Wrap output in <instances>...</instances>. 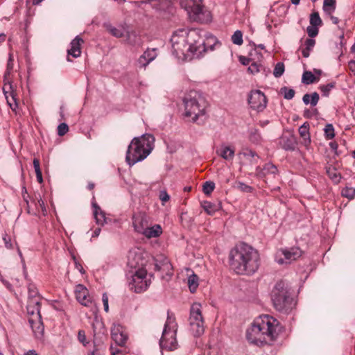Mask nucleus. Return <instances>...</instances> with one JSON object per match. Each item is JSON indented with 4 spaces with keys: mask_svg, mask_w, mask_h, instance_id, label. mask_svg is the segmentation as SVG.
I'll use <instances>...</instances> for the list:
<instances>
[{
    "mask_svg": "<svg viewBox=\"0 0 355 355\" xmlns=\"http://www.w3.org/2000/svg\"><path fill=\"white\" fill-rule=\"evenodd\" d=\"M207 40L212 42L208 46L203 38L196 30L187 31L182 28L176 31L171 38L173 54L179 60H191L193 58H200L209 49L212 51L217 40L214 36L207 37Z\"/></svg>",
    "mask_w": 355,
    "mask_h": 355,
    "instance_id": "obj_1",
    "label": "nucleus"
},
{
    "mask_svg": "<svg viewBox=\"0 0 355 355\" xmlns=\"http://www.w3.org/2000/svg\"><path fill=\"white\" fill-rule=\"evenodd\" d=\"M281 330L279 321L268 315L256 318L246 330V338L249 343L261 346L271 345L277 338Z\"/></svg>",
    "mask_w": 355,
    "mask_h": 355,
    "instance_id": "obj_2",
    "label": "nucleus"
},
{
    "mask_svg": "<svg viewBox=\"0 0 355 355\" xmlns=\"http://www.w3.org/2000/svg\"><path fill=\"white\" fill-rule=\"evenodd\" d=\"M259 254L257 250L245 243H240L229 254L230 268L238 275H252L259 267Z\"/></svg>",
    "mask_w": 355,
    "mask_h": 355,
    "instance_id": "obj_3",
    "label": "nucleus"
},
{
    "mask_svg": "<svg viewBox=\"0 0 355 355\" xmlns=\"http://www.w3.org/2000/svg\"><path fill=\"white\" fill-rule=\"evenodd\" d=\"M155 137L150 134H144L135 137L128 146L125 160L129 166L144 160L153 148Z\"/></svg>",
    "mask_w": 355,
    "mask_h": 355,
    "instance_id": "obj_4",
    "label": "nucleus"
},
{
    "mask_svg": "<svg viewBox=\"0 0 355 355\" xmlns=\"http://www.w3.org/2000/svg\"><path fill=\"white\" fill-rule=\"evenodd\" d=\"M185 116L196 122L198 119L205 115L207 103L202 94L198 91H190L184 98Z\"/></svg>",
    "mask_w": 355,
    "mask_h": 355,
    "instance_id": "obj_5",
    "label": "nucleus"
},
{
    "mask_svg": "<svg viewBox=\"0 0 355 355\" xmlns=\"http://www.w3.org/2000/svg\"><path fill=\"white\" fill-rule=\"evenodd\" d=\"M271 299L276 310L287 313L292 309L293 300L291 296L290 288L284 281H279L274 286Z\"/></svg>",
    "mask_w": 355,
    "mask_h": 355,
    "instance_id": "obj_6",
    "label": "nucleus"
},
{
    "mask_svg": "<svg viewBox=\"0 0 355 355\" xmlns=\"http://www.w3.org/2000/svg\"><path fill=\"white\" fill-rule=\"evenodd\" d=\"M178 324L173 314L167 313V320L164 324L162 335L159 340V345L162 349L173 351L178 348V343L176 339Z\"/></svg>",
    "mask_w": 355,
    "mask_h": 355,
    "instance_id": "obj_7",
    "label": "nucleus"
},
{
    "mask_svg": "<svg viewBox=\"0 0 355 355\" xmlns=\"http://www.w3.org/2000/svg\"><path fill=\"white\" fill-rule=\"evenodd\" d=\"M182 7L187 11L189 17L193 21L207 23L211 20V12L202 6L200 0H184Z\"/></svg>",
    "mask_w": 355,
    "mask_h": 355,
    "instance_id": "obj_8",
    "label": "nucleus"
},
{
    "mask_svg": "<svg viewBox=\"0 0 355 355\" xmlns=\"http://www.w3.org/2000/svg\"><path fill=\"white\" fill-rule=\"evenodd\" d=\"M189 327L191 334L195 337L201 336L205 329V320L202 313V306L200 303L192 304L189 317Z\"/></svg>",
    "mask_w": 355,
    "mask_h": 355,
    "instance_id": "obj_9",
    "label": "nucleus"
},
{
    "mask_svg": "<svg viewBox=\"0 0 355 355\" xmlns=\"http://www.w3.org/2000/svg\"><path fill=\"white\" fill-rule=\"evenodd\" d=\"M132 273L131 279L129 282L130 289L137 293L145 291L150 284V280L147 278V270L140 269L132 271Z\"/></svg>",
    "mask_w": 355,
    "mask_h": 355,
    "instance_id": "obj_10",
    "label": "nucleus"
},
{
    "mask_svg": "<svg viewBox=\"0 0 355 355\" xmlns=\"http://www.w3.org/2000/svg\"><path fill=\"white\" fill-rule=\"evenodd\" d=\"M148 256L141 248H134L129 251L128 254V266L135 270L145 269L148 263Z\"/></svg>",
    "mask_w": 355,
    "mask_h": 355,
    "instance_id": "obj_11",
    "label": "nucleus"
},
{
    "mask_svg": "<svg viewBox=\"0 0 355 355\" xmlns=\"http://www.w3.org/2000/svg\"><path fill=\"white\" fill-rule=\"evenodd\" d=\"M248 102L250 108L257 112H263L268 103L266 96L263 92L259 89L252 90L249 93Z\"/></svg>",
    "mask_w": 355,
    "mask_h": 355,
    "instance_id": "obj_12",
    "label": "nucleus"
},
{
    "mask_svg": "<svg viewBox=\"0 0 355 355\" xmlns=\"http://www.w3.org/2000/svg\"><path fill=\"white\" fill-rule=\"evenodd\" d=\"M76 298L83 306H91L93 304L92 297L89 295L87 288L83 284H78L75 287Z\"/></svg>",
    "mask_w": 355,
    "mask_h": 355,
    "instance_id": "obj_13",
    "label": "nucleus"
},
{
    "mask_svg": "<svg viewBox=\"0 0 355 355\" xmlns=\"http://www.w3.org/2000/svg\"><path fill=\"white\" fill-rule=\"evenodd\" d=\"M157 56V49H147L146 51L138 58L137 65L140 69H145L149 63L153 61Z\"/></svg>",
    "mask_w": 355,
    "mask_h": 355,
    "instance_id": "obj_14",
    "label": "nucleus"
},
{
    "mask_svg": "<svg viewBox=\"0 0 355 355\" xmlns=\"http://www.w3.org/2000/svg\"><path fill=\"white\" fill-rule=\"evenodd\" d=\"M112 338L118 345L123 346L128 340V335L121 324H114L111 330Z\"/></svg>",
    "mask_w": 355,
    "mask_h": 355,
    "instance_id": "obj_15",
    "label": "nucleus"
},
{
    "mask_svg": "<svg viewBox=\"0 0 355 355\" xmlns=\"http://www.w3.org/2000/svg\"><path fill=\"white\" fill-rule=\"evenodd\" d=\"M132 224L135 230L138 233L142 234L149 225L148 217L141 213L135 214L132 216Z\"/></svg>",
    "mask_w": 355,
    "mask_h": 355,
    "instance_id": "obj_16",
    "label": "nucleus"
},
{
    "mask_svg": "<svg viewBox=\"0 0 355 355\" xmlns=\"http://www.w3.org/2000/svg\"><path fill=\"white\" fill-rule=\"evenodd\" d=\"M302 250L297 247H293L288 250H282V254L284 255V259H279L277 260L279 263H288L292 261L296 260L302 255Z\"/></svg>",
    "mask_w": 355,
    "mask_h": 355,
    "instance_id": "obj_17",
    "label": "nucleus"
},
{
    "mask_svg": "<svg viewBox=\"0 0 355 355\" xmlns=\"http://www.w3.org/2000/svg\"><path fill=\"white\" fill-rule=\"evenodd\" d=\"M8 104L13 111H16L18 107L15 91L11 84H5L3 88Z\"/></svg>",
    "mask_w": 355,
    "mask_h": 355,
    "instance_id": "obj_18",
    "label": "nucleus"
},
{
    "mask_svg": "<svg viewBox=\"0 0 355 355\" xmlns=\"http://www.w3.org/2000/svg\"><path fill=\"white\" fill-rule=\"evenodd\" d=\"M28 322L31 324L35 337L37 339L42 338L44 331V327L42 322V317H37V318H29Z\"/></svg>",
    "mask_w": 355,
    "mask_h": 355,
    "instance_id": "obj_19",
    "label": "nucleus"
},
{
    "mask_svg": "<svg viewBox=\"0 0 355 355\" xmlns=\"http://www.w3.org/2000/svg\"><path fill=\"white\" fill-rule=\"evenodd\" d=\"M92 205L93 207V214L96 224L101 226H103L105 223H107V218L105 217V213L101 209V207L96 202L94 197H93Z\"/></svg>",
    "mask_w": 355,
    "mask_h": 355,
    "instance_id": "obj_20",
    "label": "nucleus"
},
{
    "mask_svg": "<svg viewBox=\"0 0 355 355\" xmlns=\"http://www.w3.org/2000/svg\"><path fill=\"white\" fill-rule=\"evenodd\" d=\"M83 43V40L80 36H76L70 43V49L67 50L68 55L76 58L81 55L80 46Z\"/></svg>",
    "mask_w": 355,
    "mask_h": 355,
    "instance_id": "obj_21",
    "label": "nucleus"
},
{
    "mask_svg": "<svg viewBox=\"0 0 355 355\" xmlns=\"http://www.w3.org/2000/svg\"><path fill=\"white\" fill-rule=\"evenodd\" d=\"M27 313L30 318H40V301L38 299L30 300L27 304Z\"/></svg>",
    "mask_w": 355,
    "mask_h": 355,
    "instance_id": "obj_22",
    "label": "nucleus"
},
{
    "mask_svg": "<svg viewBox=\"0 0 355 355\" xmlns=\"http://www.w3.org/2000/svg\"><path fill=\"white\" fill-rule=\"evenodd\" d=\"M255 171L259 177H265L268 174L276 175L278 173L277 166L270 162L266 164L263 168L257 166Z\"/></svg>",
    "mask_w": 355,
    "mask_h": 355,
    "instance_id": "obj_23",
    "label": "nucleus"
},
{
    "mask_svg": "<svg viewBox=\"0 0 355 355\" xmlns=\"http://www.w3.org/2000/svg\"><path fill=\"white\" fill-rule=\"evenodd\" d=\"M299 134L302 139V144L308 147L311 144V137L309 134V124L304 123L299 128Z\"/></svg>",
    "mask_w": 355,
    "mask_h": 355,
    "instance_id": "obj_24",
    "label": "nucleus"
},
{
    "mask_svg": "<svg viewBox=\"0 0 355 355\" xmlns=\"http://www.w3.org/2000/svg\"><path fill=\"white\" fill-rule=\"evenodd\" d=\"M217 153L225 160H232L234 157L235 150L234 148L222 145L220 148L217 150Z\"/></svg>",
    "mask_w": 355,
    "mask_h": 355,
    "instance_id": "obj_25",
    "label": "nucleus"
},
{
    "mask_svg": "<svg viewBox=\"0 0 355 355\" xmlns=\"http://www.w3.org/2000/svg\"><path fill=\"white\" fill-rule=\"evenodd\" d=\"M162 227L157 224L151 227L148 226L146 229L142 232V234L146 237L150 239L158 237L162 234Z\"/></svg>",
    "mask_w": 355,
    "mask_h": 355,
    "instance_id": "obj_26",
    "label": "nucleus"
},
{
    "mask_svg": "<svg viewBox=\"0 0 355 355\" xmlns=\"http://www.w3.org/2000/svg\"><path fill=\"white\" fill-rule=\"evenodd\" d=\"M202 207L209 215H213L222 208V205L220 202H211L205 201L202 204Z\"/></svg>",
    "mask_w": 355,
    "mask_h": 355,
    "instance_id": "obj_27",
    "label": "nucleus"
},
{
    "mask_svg": "<svg viewBox=\"0 0 355 355\" xmlns=\"http://www.w3.org/2000/svg\"><path fill=\"white\" fill-rule=\"evenodd\" d=\"M126 41L130 45L137 47L141 46L143 43L141 37L134 31L128 33Z\"/></svg>",
    "mask_w": 355,
    "mask_h": 355,
    "instance_id": "obj_28",
    "label": "nucleus"
},
{
    "mask_svg": "<svg viewBox=\"0 0 355 355\" xmlns=\"http://www.w3.org/2000/svg\"><path fill=\"white\" fill-rule=\"evenodd\" d=\"M336 9V0H324L323 10L327 15H331Z\"/></svg>",
    "mask_w": 355,
    "mask_h": 355,
    "instance_id": "obj_29",
    "label": "nucleus"
},
{
    "mask_svg": "<svg viewBox=\"0 0 355 355\" xmlns=\"http://www.w3.org/2000/svg\"><path fill=\"white\" fill-rule=\"evenodd\" d=\"M188 286L189 291L191 293L196 292L197 288L198 287V277L196 275L193 274L190 275L188 278Z\"/></svg>",
    "mask_w": 355,
    "mask_h": 355,
    "instance_id": "obj_30",
    "label": "nucleus"
},
{
    "mask_svg": "<svg viewBox=\"0 0 355 355\" xmlns=\"http://www.w3.org/2000/svg\"><path fill=\"white\" fill-rule=\"evenodd\" d=\"M104 26L113 36L117 38H120L123 36V31L122 29L114 27L110 24H104Z\"/></svg>",
    "mask_w": 355,
    "mask_h": 355,
    "instance_id": "obj_31",
    "label": "nucleus"
},
{
    "mask_svg": "<svg viewBox=\"0 0 355 355\" xmlns=\"http://www.w3.org/2000/svg\"><path fill=\"white\" fill-rule=\"evenodd\" d=\"M316 81V77L309 71H305L302 77V82L306 85H310Z\"/></svg>",
    "mask_w": 355,
    "mask_h": 355,
    "instance_id": "obj_32",
    "label": "nucleus"
},
{
    "mask_svg": "<svg viewBox=\"0 0 355 355\" xmlns=\"http://www.w3.org/2000/svg\"><path fill=\"white\" fill-rule=\"evenodd\" d=\"M28 300L33 299H38L40 301V297L39 295L37 289L34 284H30L28 286Z\"/></svg>",
    "mask_w": 355,
    "mask_h": 355,
    "instance_id": "obj_33",
    "label": "nucleus"
},
{
    "mask_svg": "<svg viewBox=\"0 0 355 355\" xmlns=\"http://www.w3.org/2000/svg\"><path fill=\"white\" fill-rule=\"evenodd\" d=\"M241 154L246 158H251L250 162L252 164H257V162L254 158H259V156L255 151L249 148H245L243 150Z\"/></svg>",
    "mask_w": 355,
    "mask_h": 355,
    "instance_id": "obj_34",
    "label": "nucleus"
},
{
    "mask_svg": "<svg viewBox=\"0 0 355 355\" xmlns=\"http://www.w3.org/2000/svg\"><path fill=\"white\" fill-rule=\"evenodd\" d=\"M249 139L252 143L259 144L261 140V137L259 130L256 128L251 129L250 132Z\"/></svg>",
    "mask_w": 355,
    "mask_h": 355,
    "instance_id": "obj_35",
    "label": "nucleus"
},
{
    "mask_svg": "<svg viewBox=\"0 0 355 355\" xmlns=\"http://www.w3.org/2000/svg\"><path fill=\"white\" fill-rule=\"evenodd\" d=\"M280 93L284 96L285 99L291 100L294 97L295 92L291 88L283 87L281 88Z\"/></svg>",
    "mask_w": 355,
    "mask_h": 355,
    "instance_id": "obj_36",
    "label": "nucleus"
},
{
    "mask_svg": "<svg viewBox=\"0 0 355 355\" xmlns=\"http://www.w3.org/2000/svg\"><path fill=\"white\" fill-rule=\"evenodd\" d=\"M232 42L236 45H241L243 44V33L241 31H236L232 36Z\"/></svg>",
    "mask_w": 355,
    "mask_h": 355,
    "instance_id": "obj_37",
    "label": "nucleus"
},
{
    "mask_svg": "<svg viewBox=\"0 0 355 355\" xmlns=\"http://www.w3.org/2000/svg\"><path fill=\"white\" fill-rule=\"evenodd\" d=\"M335 87V83H329L327 85H323L320 86V89L322 92V96H328L329 95L330 91Z\"/></svg>",
    "mask_w": 355,
    "mask_h": 355,
    "instance_id": "obj_38",
    "label": "nucleus"
},
{
    "mask_svg": "<svg viewBox=\"0 0 355 355\" xmlns=\"http://www.w3.org/2000/svg\"><path fill=\"white\" fill-rule=\"evenodd\" d=\"M324 135L327 139H331L334 137V128L332 124L328 123L324 128Z\"/></svg>",
    "mask_w": 355,
    "mask_h": 355,
    "instance_id": "obj_39",
    "label": "nucleus"
},
{
    "mask_svg": "<svg viewBox=\"0 0 355 355\" xmlns=\"http://www.w3.org/2000/svg\"><path fill=\"white\" fill-rule=\"evenodd\" d=\"M310 24L313 26H318L322 24V20L318 12H313L310 16Z\"/></svg>",
    "mask_w": 355,
    "mask_h": 355,
    "instance_id": "obj_40",
    "label": "nucleus"
},
{
    "mask_svg": "<svg viewBox=\"0 0 355 355\" xmlns=\"http://www.w3.org/2000/svg\"><path fill=\"white\" fill-rule=\"evenodd\" d=\"M284 72V64L282 62H277L275 67L273 71V75L276 78H279L282 76Z\"/></svg>",
    "mask_w": 355,
    "mask_h": 355,
    "instance_id": "obj_41",
    "label": "nucleus"
},
{
    "mask_svg": "<svg viewBox=\"0 0 355 355\" xmlns=\"http://www.w3.org/2000/svg\"><path fill=\"white\" fill-rule=\"evenodd\" d=\"M215 188V184L213 182L207 181L203 184L202 191L205 194H210Z\"/></svg>",
    "mask_w": 355,
    "mask_h": 355,
    "instance_id": "obj_42",
    "label": "nucleus"
},
{
    "mask_svg": "<svg viewBox=\"0 0 355 355\" xmlns=\"http://www.w3.org/2000/svg\"><path fill=\"white\" fill-rule=\"evenodd\" d=\"M342 196L349 199H353L355 196V189L345 187L342 190Z\"/></svg>",
    "mask_w": 355,
    "mask_h": 355,
    "instance_id": "obj_43",
    "label": "nucleus"
},
{
    "mask_svg": "<svg viewBox=\"0 0 355 355\" xmlns=\"http://www.w3.org/2000/svg\"><path fill=\"white\" fill-rule=\"evenodd\" d=\"M327 173L329 178L334 182H337L340 180V175L337 173L334 168L329 167L327 168Z\"/></svg>",
    "mask_w": 355,
    "mask_h": 355,
    "instance_id": "obj_44",
    "label": "nucleus"
},
{
    "mask_svg": "<svg viewBox=\"0 0 355 355\" xmlns=\"http://www.w3.org/2000/svg\"><path fill=\"white\" fill-rule=\"evenodd\" d=\"M261 67L262 66L260 64L254 61L250 64L248 70L250 73L254 74L259 72Z\"/></svg>",
    "mask_w": 355,
    "mask_h": 355,
    "instance_id": "obj_45",
    "label": "nucleus"
},
{
    "mask_svg": "<svg viewBox=\"0 0 355 355\" xmlns=\"http://www.w3.org/2000/svg\"><path fill=\"white\" fill-rule=\"evenodd\" d=\"M69 131V127L67 123H62L58 126V135L64 136Z\"/></svg>",
    "mask_w": 355,
    "mask_h": 355,
    "instance_id": "obj_46",
    "label": "nucleus"
},
{
    "mask_svg": "<svg viewBox=\"0 0 355 355\" xmlns=\"http://www.w3.org/2000/svg\"><path fill=\"white\" fill-rule=\"evenodd\" d=\"M307 33L309 37H315L318 34V26H309L306 28Z\"/></svg>",
    "mask_w": 355,
    "mask_h": 355,
    "instance_id": "obj_47",
    "label": "nucleus"
},
{
    "mask_svg": "<svg viewBox=\"0 0 355 355\" xmlns=\"http://www.w3.org/2000/svg\"><path fill=\"white\" fill-rule=\"evenodd\" d=\"M238 189L241 190V191L245 192V193H251L253 191V188L245 183L243 182H239L238 184Z\"/></svg>",
    "mask_w": 355,
    "mask_h": 355,
    "instance_id": "obj_48",
    "label": "nucleus"
},
{
    "mask_svg": "<svg viewBox=\"0 0 355 355\" xmlns=\"http://www.w3.org/2000/svg\"><path fill=\"white\" fill-rule=\"evenodd\" d=\"M78 339L84 346L88 343L86 340L85 333L83 330H79L78 333Z\"/></svg>",
    "mask_w": 355,
    "mask_h": 355,
    "instance_id": "obj_49",
    "label": "nucleus"
},
{
    "mask_svg": "<svg viewBox=\"0 0 355 355\" xmlns=\"http://www.w3.org/2000/svg\"><path fill=\"white\" fill-rule=\"evenodd\" d=\"M102 301H103V304L104 311L107 313L109 311V305H108V296L106 293H103Z\"/></svg>",
    "mask_w": 355,
    "mask_h": 355,
    "instance_id": "obj_50",
    "label": "nucleus"
},
{
    "mask_svg": "<svg viewBox=\"0 0 355 355\" xmlns=\"http://www.w3.org/2000/svg\"><path fill=\"white\" fill-rule=\"evenodd\" d=\"M315 44V40H313L312 38L306 39L305 41V43H304L305 48L311 51L312 50V49L313 48Z\"/></svg>",
    "mask_w": 355,
    "mask_h": 355,
    "instance_id": "obj_51",
    "label": "nucleus"
},
{
    "mask_svg": "<svg viewBox=\"0 0 355 355\" xmlns=\"http://www.w3.org/2000/svg\"><path fill=\"white\" fill-rule=\"evenodd\" d=\"M159 197L163 203L168 201L170 199V196L166 191H161Z\"/></svg>",
    "mask_w": 355,
    "mask_h": 355,
    "instance_id": "obj_52",
    "label": "nucleus"
},
{
    "mask_svg": "<svg viewBox=\"0 0 355 355\" xmlns=\"http://www.w3.org/2000/svg\"><path fill=\"white\" fill-rule=\"evenodd\" d=\"M311 95V105L315 106L319 101V94L317 92H313Z\"/></svg>",
    "mask_w": 355,
    "mask_h": 355,
    "instance_id": "obj_53",
    "label": "nucleus"
},
{
    "mask_svg": "<svg viewBox=\"0 0 355 355\" xmlns=\"http://www.w3.org/2000/svg\"><path fill=\"white\" fill-rule=\"evenodd\" d=\"M33 166L35 172L41 171L40 166V161L38 159L35 158L33 159Z\"/></svg>",
    "mask_w": 355,
    "mask_h": 355,
    "instance_id": "obj_54",
    "label": "nucleus"
},
{
    "mask_svg": "<svg viewBox=\"0 0 355 355\" xmlns=\"http://www.w3.org/2000/svg\"><path fill=\"white\" fill-rule=\"evenodd\" d=\"M40 198L37 199V203H38V205L40 206V207L42 209V211L43 212H46V207H45V205H44V202L43 201V200L42 199V198L40 197V196H39Z\"/></svg>",
    "mask_w": 355,
    "mask_h": 355,
    "instance_id": "obj_55",
    "label": "nucleus"
},
{
    "mask_svg": "<svg viewBox=\"0 0 355 355\" xmlns=\"http://www.w3.org/2000/svg\"><path fill=\"white\" fill-rule=\"evenodd\" d=\"M74 261H75L76 268L77 270H78L81 274H84L85 270L83 269V267L82 266V265L79 262H78L75 259H74Z\"/></svg>",
    "mask_w": 355,
    "mask_h": 355,
    "instance_id": "obj_56",
    "label": "nucleus"
},
{
    "mask_svg": "<svg viewBox=\"0 0 355 355\" xmlns=\"http://www.w3.org/2000/svg\"><path fill=\"white\" fill-rule=\"evenodd\" d=\"M250 58H247L244 56H241L240 58H239V60L240 62L243 64V65H248L250 64Z\"/></svg>",
    "mask_w": 355,
    "mask_h": 355,
    "instance_id": "obj_57",
    "label": "nucleus"
},
{
    "mask_svg": "<svg viewBox=\"0 0 355 355\" xmlns=\"http://www.w3.org/2000/svg\"><path fill=\"white\" fill-rule=\"evenodd\" d=\"M311 95L309 94H306L304 95L303 98H302V101L304 102V104L306 105H308V104H311Z\"/></svg>",
    "mask_w": 355,
    "mask_h": 355,
    "instance_id": "obj_58",
    "label": "nucleus"
},
{
    "mask_svg": "<svg viewBox=\"0 0 355 355\" xmlns=\"http://www.w3.org/2000/svg\"><path fill=\"white\" fill-rule=\"evenodd\" d=\"M349 67L352 72H355V61L354 60H350L349 62Z\"/></svg>",
    "mask_w": 355,
    "mask_h": 355,
    "instance_id": "obj_59",
    "label": "nucleus"
},
{
    "mask_svg": "<svg viewBox=\"0 0 355 355\" xmlns=\"http://www.w3.org/2000/svg\"><path fill=\"white\" fill-rule=\"evenodd\" d=\"M35 173L38 182L42 183L43 182L42 171L39 172H35Z\"/></svg>",
    "mask_w": 355,
    "mask_h": 355,
    "instance_id": "obj_60",
    "label": "nucleus"
},
{
    "mask_svg": "<svg viewBox=\"0 0 355 355\" xmlns=\"http://www.w3.org/2000/svg\"><path fill=\"white\" fill-rule=\"evenodd\" d=\"M111 353H112V355H125L124 353H123L121 351L119 350V349H116V350H114L112 349V347H111Z\"/></svg>",
    "mask_w": 355,
    "mask_h": 355,
    "instance_id": "obj_61",
    "label": "nucleus"
},
{
    "mask_svg": "<svg viewBox=\"0 0 355 355\" xmlns=\"http://www.w3.org/2000/svg\"><path fill=\"white\" fill-rule=\"evenodd\" d=\"M270 123V121L268 120H261L259 121V125L262 127V128H264L265 126H266L267 125H268Z\"/></svg>",
    "mask_w": 355,
    "mask_h": 355,
    "instance_id": "obj_62",
    "label": "nucleus"
},
{
    "mask_svg": "<svg viewBox=\"0 0 355 355\" xmlns=\"http://www.w3.org/2000/svg\"><path fill=\"white\" fill-rule=\"evenodd\" d=\"M302 53L304 58H308L310 55V51L308 50L307 49L304 48L302 49Z\"/></svg>",
    "mask_w": 355,
    "mask_h": 355,
    "instance_id": "obj_63",
    "label": "nucleus"
},
{
    "mask_svg": "<svg viewBox=\"0 0 355 355\" xmlns=\"http://www.w3.org/2000/svg\"><path fill=\"white\" fill-rule=\"evenodd\" d=\"M24 355H38V354L35 350L30 349L26 352Z\"/></svg>",
    "mask_w": 355,
    "mask_h": 355,
    "instance_id": "obj_64",
    "label": "nucleus"
}]
</instances>
